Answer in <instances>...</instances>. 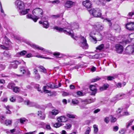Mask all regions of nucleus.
<instances>
[{
    "mask_svg": "<svg viewBox=\"0 0 134 134\" xmlns=\"http://www.w3.org/2000/svg\"><path fill=\"white\" fill-rule=\"evenodd\" d=\"M60 16V15L58 14L57 15H53L52 16L54 18H59Z\"/></svg>",
    "mask_w": 134,
    "mask_h": 134,
    "instance_id": "nucleus-59",
    "label": "nucleus"
},
{
    "mask_svg": "<svg viewBox=\"0 0 134 134\" xmlns=\"http://www.w3.org/2000/svg\"><path fill=\"white\" fill-rule=\"evenodd\" d=\"M31 45L33 47L36 49H38L40 50H42L44 51H46V52H49L47 50H46L45 49L39 46L34 44H32Z\"/></svg>",
    "mask_w": 134,
    "mask_h": 134,
    "instance_id": "nucleus-17",
    "label": "nucleus"
},
{
    "mask_svg": "<svg viewBox=\"0 0 134 134\" xmlns=\"http://www.w3.org/2000/svg\"><path fill=\"white\" fill-rule=\"evenodd\" d=\"M15 5L17 10L19 11L20 15H25L30 11V9H25V5L24 2L21 0H17L15 2Z\"/></svg>",
    "mask_w": 134,
    "mask_h": 134,
    "instance_id": "nucleus-1",
    "label": "nucleus"
},
{
    "mask_svg": "<svg viewBox=\"0 0 134 134\" xmlns=\"http://www.w3.org/2000/svg\"><path fill=\"white\" fill-rule=\"evenodd\" d=\"M1 101L3 102H6L7 100V98H1Z\"/></svg>",
    "mask_w": 134,
    "mask_h": 134,
    "instance_id": "nucleus-45",
    "label": "nucleus"
},
{
    "mask_svg": "<svg viewBox=\"0 0 134 134\" xmlns=\"http://www.w3.org/2000/svg\"><path fill=\"white\" fill-rule=\"evenodd\" d=\"M72 102L74 104H77L79 103V102L77 99H74L72 100Z\"/></svg>",
    "mask_w": 134,
    "mask_h": 134,
    "instance_id": "nucleus-35",
    "label": "nucleus"
},
{
    "mask_svg": "<svg viewBox=\"0 0 134 134\" xmlns=\"http://www.w3.org/2000/svg\"><path fill=\"white\" fill-rule=\"evenodd\" d=\"M27 53L26 51L25 50L23 51L17 53V54L18 57H20V56H23L26 54Z\"/></svg>",
    "mask_w": 134,
    "mask_h": 134,
    "instance_id": "nucleus-24",
    "label": "nucleus"
},
{
    "mask_svg": "<svg viewBox=\"0 0 134 134\" xmlns=\"http://www.w3.org/2000/svg\"><path fill=\"white\" fill-rule=\"evenodd\" d=\"M104 48V45L103 44H102L96 48V49L97 50L100 51L103 49Z\"/></svg>",
    "mask_w": 134,
    "mask_h": 134,
    "instance_id": "nucleus-29",
    "label": "nucleus"
},
{
    "mask_svg": "<svg viewBox=\"0 0 134 134\" xmlns=\"http://www.w3.org/2000/svg\"><path fill=\"white\" fill-rule=\"evenodd\" d=\"M15 86V84L13 83H10L8 84L7 87L10 89L13 90Z\"/></svg>",
    "mask_w": 134,
    "mask_h": 134,
    "instance_id": "nucleus-26",
    "label": "nucleus"
},
{
    "mask_svg": "<svg viewBox=\"0 0 134 134\" xmlns=\"http://www.w3.org/2000/svg\"><path fill=\"white\" fill-rule=\"evenodd\" d=\"M109 85L107 84H104L103 86L100 88V90L101 91L106 89L109 87Z\"/></svg>",
    "mask_w": 134,
    "mask_h": 134,
    "instance_id": "nucleus-27",
    "label": "nucleus"
},
{
    "mask_svg": "<svg viewBox=\"0 0 134 134\" xmlns=\"http://www.w3.org/2000/svg\"><path fill=\"white\" fill-rule=\"evenodd\" d=\"M104 121L106 123H108L109 122V118H106L104 119Z\"/></svg>",
    "mask_w": 134,
    "mask_h": 134,
    "instance_id": "nucleus-55",
    "label": "nucleus"
},
{
    "mask_svg": "<svg viewBox=\"0 0 134 134\" xmlns=\"http://www.w3.org/2000/svg\"><path fill=\"white\" fill-rule=\"evenodd\" d=\"M93 132L94 133L96 134L98 131V129L97 127V126L96 125H94L93 126Z\"/></svg>",
    "mask_w": 134,
    "mask_h": 134,
    "instance_id": "nucleus-30",
    "label": "nucleus"
},
{
    "mask_svg": "<svg viewBox=\"0 0 134 134\" xmlns=\"http://www.w3.org/2000/svg\"><path fill=\"white\" fill-rule=\"evenodd\" d=\"M34 73L36 77V79H39L40 78V76L39 74H37L38 72L37 70L35 69H34Z\"/></svg>",
    "mask_w": 134,
    "mask_h": 134,
    "instance_id": "nucleus-28",
    "label": "nucleus"
},
{
    "mask_svg": "<svg viewBox=\"0 0 134 134\" xmlns=\"http://www.w3.org/2000/svg\"><path fill=\"white\" fill-rule=\"evenodd\" d=\"M133 121H132L129 122H127L126 124V126L127 128H128L132 124Z\"/></svg>",
    "mask_w": 134,
    "mask_h": 134,
    "instance_id": "nucleus-39",
    "label": "nucleus"
},
{
    "mask_svg": "<svg viewBox=\"0 0 134 134\" xmlns=\"http://www.w3.org/2000/svg\"><path fill=\"white\" fill-rule=\"evenodd\" d=\"M126 28L130 31H134V22H130L127 23L125 26Z\"/></svg>",
    "mask_w": 134,
    "mask_h": 134,
    "instance_id": "nucleus-10",
    "label": "nucleus"
},
{
    "mask_svg": "<svg viewBox=\"0 0 134 134\" xmlns=\"http://www.w3.org/2000/svg\"><path fill=\"white\" fill-rule=\"evenodd\" d=\"M89 13L94 17H101L102 14L101 11L99 8H96V9H93L89 10Z\"/></svg>",
    "mask_w": 134,
    "mask_h": 134,
    "instance_id": "nucleus-4",
    "label": "nucleus"
},
{
    "mask_svg": "<svg viewBox=\"0 0 134 134\" xmlns=\"http://www.w3.org/2000/svg\"><path fill=\"white\" fill-rule=\"evenodd\" d=\"M39 105H37L34 102H31L30 104L29 105V107H35L37 108H38Z\"/></svg>",
    "mask_w": 134,
    "mask_h": 134,
    "instance_id": "nucleus-33",
    "label": "nucleus"
},
{
    "mask_svg": "<svg viewBox=\"0 0 134 134\" xmlns=\"http://www.w3.org/2000/svg\"><path fill=\"white\" fill-rule=\"evenodd\" d=\"M16 99L19 102H22L23 100V99L20 96L17 97Z\"/></svg>",
    "mask_w": 134,
    "mask_h": 134,
    "instance_id": "nucleus-41",
    "label": "nucleus"
},
{
    "mask_svg": "<svg viewBox=\"0 0 134 134\" xmlns=\"http://www.w3.org/2000/svg\"><path fill=\"white\" fill-rule=\"evenodd\" d=\"M125 95V94L121 93L116 95L114 98L115 100H118L124 98L125 97L124 96Z\"/></svg>",
    "mask_w": 134,
    "mask_h": 134,
    "instance_id": "nucleus-16",
    "label": "nucleus"
},
{
    "mask_svg": "<svg viewBox=\"0 0 134 134\" xmlns=\"http://www.w3.org/2000/svg\"><path fill=\"white\" fill-rule=\"evenodd\" d=\"M1 47L2 49L6 50L8 49L7 47H6L4 46L3 45H1Z\"/></svg>",
    "mask_w": 134,
    "mask_h": 134,
    "instance_id": "nucleus-53",
    "label": "nucleus"
},
{
    "mask_svg": "<svg viewBox=\"0 0 134 134\" xmlns=\"http://www.w3.org/2000/svg\"><path fill=\"white\" fill-rule=\"evenodd\" d=\"M116 48L117 53H122L123 48V46L120 44H117L116 45Z\"/></svg>",
    "mask_w": 134,
    "mask_h": 134,
    "instance_id": "nucleus-15",
    "label": "nucleus"
},
{
    "mask_svg": "<svg viewBox=\"0 0 134 134\" xmlns=\"http://www.w3.org/2000/svg\"><path fill=\"white\" fill-rule=\"evenodd\" d=\"M20 71L21 73H22V74H24L25 72V68L23 67H21Z\"/></svg>",
    "mask_w": 134,
    "mask_h": 134,
    "instance_id": "nucleus-42",
    "label": "nucleus"
},
{
    "mask_svg": "<svg viewBox=\"0 0 134 134\" xmlns=\"http://www.w3.org/2000/svg\"><path fill=\"white\" fill-rule=\"evenodd\" d=\"M39 68L41 70L40 71L44 73L46 72V69L43 66H39Z\"/></svg>",
    "mask_w": 134,
    "mask_h": 134,
    "instance_id": "nucleus-32",
    "label": "nucleus"
},
{
    "mask_svg": "<svg viewBox=\"0 0 134 134\" xmlns=\"http://www.w3.org/2000/svg\"><path fill=\"white\" fill-rule=\"evenodd\" d=\"M63 125L60 122H59L54 124V126L56 128H58Z\"/></svg>",
    "mask_w": 134,
    "mask_h": 134,
    "instance_id": "nucleus-34",
    "label": "nucleus"
},
{
    "mask_svg": "<svg viewBox=\"0 0 134 134\" xmlns=\"http://www.w3.org/2000/svg\"><path fill=\"white\" fill-rule=\"evenodd\" d=\"M59 113L58 110L55 109L51 111L52 114L55 116L58 114Z\"/></svg>",
    "mask_w": 134,
    "mask_h": 134,
    "instance_id": "nucleus-31",
    "label": "nucleus"
},
{
    "mask_svg": "<svg viewBox=\"0 0 134 134\" xmlns=\"http://www.w3.org/2000/svg\"><path fill=\"white\" fill-rule=\"evenodd\" d=\"M74 4V2L70 1H67L65 3L64 6L65 8H68L72 7Z\"/></svg>",
    "mask_w": 134,
    "mask_h": 134,
    "instance_id": "nucleus-13",
    "label": "nucleus"
},
{
    "mask_svg": "<svg viewBox=\"0 0 134 134\" xmlns=\"http://www.w3.org/2000/svg\"><path fill=\"white\" fill-rule=\"evenodd\" d=\"M95 100V98L90 99L88 100V103H90L94 102Z\"/></svg>",
    "mask_w": 134,
    "mask_h": 134,
    "instance_id": "nucleus-47",
    "label": "nucleus"
},
{
    "mask_svg": "<svg viewBox=\"0 0 134 134\" xmlns=\"http://www.w3.org/2000/svg\"><path fill=\"white\" fill-rule=\"evenodd\" d=\"M63 95L64 96H66L69 95L70 94L69 93L64 92L63 93Z\"/></svg>",
    "mask_w": 134,
    "mask_h": 134,
    "instance_id": "nucleus-57",
    "label": "nucleus"
},
{
    "mask_svg": "<svg viewBox=\"0 0 134 134\" xmlns=\"http://www.w3.org/2000/svg\"><path fill=\"white\" fill-rule=\"evenodd\" d=\"M67 116L70 118H74L75 117V115H72L71 114H67L66 115Z\"/></svg>",
    "mask_w": 134,
    "mask_h": 134,
    "instance_id": "nucleus-37",
    "label": "nucleus"
},
{
    "mask_svg": "<svg viewBox=\"0 0 134 134\" xmlns=\"http://www.w3.org/2000/svg\"><path fill=\"white\" fill-rule=\"evenodd\" d=\"M4 40H6L7 41V42H4V43H5V44H7L9 43V40L8 38H7L6 36L5 37V38L4 39Z\"/></svg>",
    "mask_w": 134,
    "mask_h": 134,
    "instance_id": "nucleus-48",
    "label": "nucleus"
},
{
    "mask_svg": "<svg viewBox=\"0 0 134 134\" xmlns=\"http://www.w3.org/2000/svg\"><path fill=\"white\" fill-rule=\"evenodd\" d=\"M20 122L21 124L24 123L26 121V119L25 118H21L20 119Z\"/></svg>",
    "mask_w": 134,
    "mask_h": 134,
    "instance_id": "nucleus-50",
    "label": "nucleus"
},
{
    "mask_svg": "<svg viewBox=\"0 0 134 134\" xmlns=\"http://www.w3.org/2000/svg\"><path fill=\"white\" fill-rule=\"evenodd\" d=\"M91 131L90 127H88L86 129V131L84 133V134H89Z\"/></svg>",
    "mask_w": 134,
    "mask_h": 134,
    "instance_id": "nucleus-36",
    "label": "nucleus"
},
{
    "mask_svg": "<svg viewBox=\"0 0 134 134\" xmlns=\"http://www.w3.org/2000/svg\"><path fill=\"white\" fill-rule=\"evenodd\" d=\"M60 1L59 0H55L52 2V3L53 4H58L59 3Z\"/></svg>",
    "mask_w": 134,
    "mask_h": 134,
    "instance_id": "nucleus-52",
    "label": "nucleus"
},
{
    "mask_svg": "<svg viewBox=\"0 0 134 134\" xmlns=\"http://www.w3.org/2000/svg\"><path fill=\"white\" fill-rule=\"evenodd\" d=\"M77 95L79 96H82L83 94L80 91H78L77 92Z\"/></svg>",
    "mask_w": 134,
    "mask_h": 134,
    "instance_id": "nucleus-58",
    "label": "nucleus"
},
{
    "mask_svg": "<svg viewBox=\"0 0 134 134\" xmlns=\"http://www.w3.org/2000/svg\"><path fill=\"white\" fill-rule=\"evenodd\" d=\"M82 4L84 6L88 8H90L92 5L90 1L88 0H87L83 2Z\"/></svg>",
    "mask_w": 134,
    "mask_h": 134,
    "instance_id": "nucleus-14",
    "label": "nucleus"
},
{
    "mask_svg": "<svg viewBox=\"0 0 134 134\" xmlns=\"http://www.w3.org/2000/svg\"><path fill=\"white\" fill-rule=\"evenodd\" d=\"M37 115L42 119H44L45 118V115L41 111H38Z\"/></svg>",
    "mask_w": 134,
    "mask_h": 134,
    "instance_id": "nucleus-22",
    "label": "nucleus"
},
{
    "mask_svg": "<svg viewBox=\"0 0 134 134\" xmlns=\"http://www.w3.org/2000/svg\"><path fill=\"white\" fill-rule=\"evenodd\" d=\"M4 108H5L6 109H7V110H9V109L10 108V107L9 105H7V106H6L5 105H4Z\"/></svg>",
    "mask_w": 134,
    "mask_h": 134,
    "instance_id": "nucleus-61",
    "label": "nucleus"
},
{
    "mask_svg": "<svg viewBox=\"0 0 134 134\" xmlns=\"http://www.w3.org/2000/svg\"><path fill=\"white\" fill-rule=\"evenodd\" d=\"M54 29H56L60 32H63L67 35L71 36L75 40H76L75 37H74V34L72 30H70L69 29L67 28H64L63 29L58 27L56 26L54 27Z\"/></svg>",
    "mask_w": 134,
    "mask_h": 134,
    "instance_id": "nucleus-2",
    "label": "nucleus"
},
{
    "mask_svg": "<svg viewBox=\"0 0 134 134\" xmlns=\"http://www.w3.org/2000/svg\"><path fill=\"white\" fill-rule=\"evenodd\" d=\"M119 129L118 127L117 126H114L113 127V130L114 131H117Z\"/></svg>",
    "mask_w": 134,
    "mask_h": 134,
    "instance_id": "nucleus-54",
    "label": "nucleus"
},
{
    "mask_svg": "<svg viewBox=\"0 0 134 134\" xmlns=\"http://www.w3.org/2000/svg\"><path fill=\"white\" fill-rule=\"evenodd\" d=\"M13 91L15 93L19 92V88L18 87H14L13 89Z\"/></svg>",
    "mask_w": 134,
    "mask_h": 134,
    "instance_id": "nucleus-38",
    "label": "nucleus"
},
{
    "mask_svg": "<svg viewBox=\"0 0 134 134\" xmlns=\"http://www.w3.org/2000/svg\"><path fill=\"white\" fill-rule=\"evenodd\" d=\"M70 88L71 89L73 90L75 88V86L72 85H71L70 86Z\"/></svg>",
    "mask_w": 134,
    "mask_h": 134,
    "instance_id": "nucleus-64",
    "label": "nucleus"
},
{
    "mask_svg": "<svg viewBox=\"0 0 134 134\" xmlns=\"http://www.w3.org/2000/svg\"><path fill=\"white\" fill-rule=\"evenodd\" d=\"M20 63L18 61H15L12 63V64H9V68L11 69L13 68L16 69L18 67V65L20 64Z\"/></svg>",
    "mask_w": 134,
    "mask_h": 134,
    "instance_id": "nucleus-11",
    "label": "nucleus"
},
{
    "mask_svg": "<svg viewBox=\"0 0 134 134\" xmlns=\"http://www.w3.org/2000/svg\"><path fill=\"white\" fill-rule=\"evenodd\" d=\"M125 52L126 54L134 55V45H130L127 46L125 49Z\"/></svg>",
    "mask_w": 134,
    "mask_h": 134,
    "instance_id": "nucleus-7",
    "label": "nucleus"
},
{
    "mask_svg": "<svg viewBox=\"0 0 134 134\" xmlns=\"http://www.w3.org/2000/svg\"><path fill=\"white\" fill-rule=\"evenodd\" d=\"M93 28L98 32H99L103 30V26L101 24L99 23L96 24L93 26Z\"/></svg>",
    "mask_w": 134,
    "mask_h": 134,
    "instance_id": "nucleus-9",
    "label": "nucleus"
},
{
    "mask_svg": "<svg viewBox=\"0 0 134 134\" xmlns=\"http://www.w3.org/2000/svg\"><path fill=\"white\" fill-rule=\"evenodd\" d=\"M101 78L98 77H97L96 78L93 79L92 81V82H95L100 79Z\"/></svg>",
    "mask_w": 134,
    "mask_h": 134,
    "instance_id": "nucleus-43",
    "label": "nucleus"
},
{
    "mask_svg": "<svg viewBox=\"0 0 134 134\" xmlns=\"http://www.w3.org/2000/svg\"><path fill=\"white\" fill-rule=\"evenodd\" d=\"M134 34H130L128 38V40L123 41L121 42V43L124 46L126 44L129 43L132 40L134 39Z\"/></svg>",
    "mask_w": 134,
    "mask_h": 134,
    "instance_id": "nucleus-8",
    "label": "nucleus"
},
{
    "mask_svg": "<svg viewBox=\"0 0 134 134\" xmlns=\"http://www.w3.org/2000/svg\"><path fill=\"white\" fill-rule=\"evenodd\" d=\"M10 100L11 102H14L15 101V98L12 97L10 98Z\"/></svg>",
    "mask_w": 134,
    "mask_h": 134,
    "instance_id": "nucleus-51",
    "label": "nucleus"
},
{
    "mask_svg": "<svg viewBox=\"0 0 134 134\" xmlns=\"http://www.w3.org/2000/svg\"><path fill=\"white\" fill-rule=\"evenodd\" d=\"M106 20L108 22V24L109 26H111L112 25V23L110 21V20L108 19H106Z\"/></svg>",
    "mask_w": 134,
    "mask_h": 134,
    "instance_id": "nucleus-60",
    "label": "nucleus"
},
{
    "mask_svg": "<svg viewBox=\"0 0 134 134\" xmlns=\"http://www.w3.org/2000/svg\"><path fill=\"white\" fill-rule=\"evenodd\" d=\"M90 90L92 91L91 95H95L97 91L96 88V87L93 85H91L90 86Z\"/></svg>",
    "mask_w": 134,
    "mask_h": 134,
    "instance_id": "nucleus-12",
    "label": "nucleus"
},
{
    "mask_svg": "<svg viewBox=\"0 0 134 134\" xmlns=\"http://www.w3.org/2000/svg\"><path fill=\"white\" fill-rule=\"evenodd\" d=\"M33 14L36 17L35 18H38L41 17L42 19H43L42 17L43 14V10L40 8H36L34 9L32 12Z\"/></svg>",
    "mask_w": 134,
    "mask_h": 134,
    "instance_id": "nucleus-3",
    "label": "nucleus"
},
{
    "mask_svg": "<svg viewBox=\"0 0 134 134\" xmlns=\"http://www.w3.org/2000/svg\"><path fill=\"white\" fill-rule=\"evenodd\" d=\"M58 122H65L67 120V119L64 116H61L57 119Z\"/></svg>",
    "mask_w": 134,
    "mask_h": 134,
    "instance_id": "nucleus-18",
    "label": "nucleus"
},
{
    "mask_svg": "<svg viewBox=\"0 0 134 134\" xmlns=\"http://www.w3.org/2000/svg\"><path fill=\"white\" fill-rule=\"evenodd\" d=\"M71 127V125L69 124H67L66 125V126L65 127V128L67 129H69Z\"/></svg>",
    "mask_w": 134,
    "mask_h": 134,
    "instance_id": "nucleus-49",
    "label": "nucleus"
},
{
    "mask_svg": "<svg viewBox=\"0 0 134 134\" xmlns=\"http://www.w3.org/2000/svg\"><path fill=\"white\" fill-rule=\"evenodd\" d=\"M36 131H35L32 132H28L25 133V134H35V132Z\"/></svg>",
    "mask_w": 134,
    "mask_h": 134,
    "instance_id": "nucleus-63",
    "label": "nucleus"
},
{
    "mask_svg": "<svg viewBox=\"0 0 134 134\" xmlns=\"http://www.w3.org/2000/svg\"><path fill=\"white\" fill-rule=\"evenodd\" d=\"M26 18L32 19L35 22H36L37 20L38 19V18L35 17L34 18L31 14H28L26 15Z\"/></svg>",
    "mask_w": 134,
    "mask_h": 134,
    "instance_id": "nucleus-21",
    "label": "nucleus"
},
{
    "mask_svg": "<svg viewBox=\"0 0 134 134\" xmlns=\"http://www.w3.org/2000/svg\"><path fill=\"white\" fill-rule=\"evenodd\" d=\"M46 129L48 130H51V127L49 125H47L46 126Z\"/></svg>",
    "mask_w": 134,
    "mask_h": 134,
    "instance_id": "nucleus-56",
    "label": "nucleus"
},
{
    "mask_svg": "<svg viewBox=\"0 0 134 134\" xmlns=\"http://www.w3.org/2000/svg\"><path fill=\"white\" fill-rule=\"evenodd\" d=\"M80 46L83 49H86L88 48V45L87 43L86 39L83 36H81L80 37Z\"/></svg>",
    "mask_w": 134,
    "mask_h": 134,
    "instance_id": "nucleus-6",
    "label": "nucleus"
},
{
    "mask_svg": "<svg viewBox=\"0 0 134 134\" xmlns=\"http://www.w3.org/2000/svg\"><path fill=\"white\" fill-rule=\"evenodd\" d=\"M12 122V120H7L5 121L4 124L6 126H7L11 125Z\"/></svg>",
    "mask_w": 134,
    "mask_h": 134,
    "instance_id": "nucleus-25",
    "label": "nucleus"
},
{
    "mask_svg": "<svg viewBox=\"0 0 134 134\" xmlns=\"http://www.w3.org/2000/svg\"><path fill=\"white\" fill-rule=\"evenodd\" d=\"M134 15V12H129L128 14V16H132L133 15Z\"/></svg>",
    "mask_w": 134,
    "mask_h": 134,
    "instance_id": "nucleus-62",
    "label": "nucleus"
},
{
    "mask_svg": "<svg viewBox=\"0 0 134 134\" xmlns=\"http://www.w3.org/2000/svg\"><path fill=\"white\" fill-rule=\"evenodd\" d=\"M53 55L55 56L56 58H60L62 57V56H63L64 55L63 54L60 53L58 52H55L53 54Z\"/></svg>",
    "mask_w": 134,
    "mask_h": 134,
    "instance_id": "nucleus-23",
    "label": "nucleus"
},
{
    "mask_svg": "<svg viewBox=\"0 0 134 134\" xmlns=\"http://www.w3.org/2000/svg\"><path fill=\"white\" fill-rule=\"evenodd\" d=\"M47 86H44L43 87V90L44 92L46 93H49L50 91H49L48 90H46Z\"/></svg>",
    "mask_w": 134,
    "mask_h": 134,
    "instance_id": "nucleus-40",
    "label": "nucleus"
},
{
    "mask_svg": "<svg viewBox=\"0 0 134 134\" xmlns=\"http://www.w3.org/2000/svg\"><path fill=\"white\" fill-rule=\"evenodd\" d=\"M118 76L115 75H114L113 76H105V79H106L108 80L111 81L117 77Z\"/></svg>",
    "mask_w": 134,
    "mask_h": 134,
    "instance_id": "nucleus-20",
    "label": "nucleus"
},
{
    "mask_svg": "<svg viewBox=\"0 0 134 134\" xmlns=\"http://www.w3.org/2000/svg\"><path fill=\"white\" fill-rule=\"evenodd\" d=\"M39 23L40 24H42L43 27L46 28H48L49 26V24L47 21H44L42 22V21H39Z\"/></svg>",
    "mask_w": 134,
    "mask_h": 134,
    "instance_id": "nucleus-19",
    "label": "nucleus"
},
{
    "mask_svg": "<svg viewBox=\"0 0 134 134\" xmlns=\"http://www.w3.org/2000/svg\"><path fill=\"white\" fill-rule=\"evenodd\" d=\"M31 102L29 100H26L24 101V103L25 104H26L28 106H29V105Z\"/></svg>",
    "mask_w": 134,
    "mask_h": 134,
    "instance_id": "nucleus-46",
    "label": "nucleus"
},
{
    "mask_svg": "<svg viewBox=\"0 0 134 134\" xmlns=\"http://www.w3.org/2000/svg\"><path fill=\"white\" fill-rule=\"evenodd\" d=\"M95 34L93 32H91L90 34V36L92 38L94 41H95V43L97 42V41H100L102 40L103 38L102 36V35L99 33L97 34L96 37L94 36Z\"/></svg>",
    "mask_w": 134,
    "mask_h": 134,
    "instance_id": "nucleus-5",
    "label": "nucleus"
},
{
    "mask_svg": "<svg viewBox=\"0 0 134 134\" xmlns=\"http://www.w3.org/2000/svg\"><path fill=\"white\" fill-rule=\"evenodd\" d=\"M47 86L50 88H53L54 87V86L52 83H48L47 84Z\"/></svg>",
    "mask_w": 134,
    "mask_h": 134,
    "instance_id": "nucleus-44",
    "label": "nucleus"
}]
</instances>
